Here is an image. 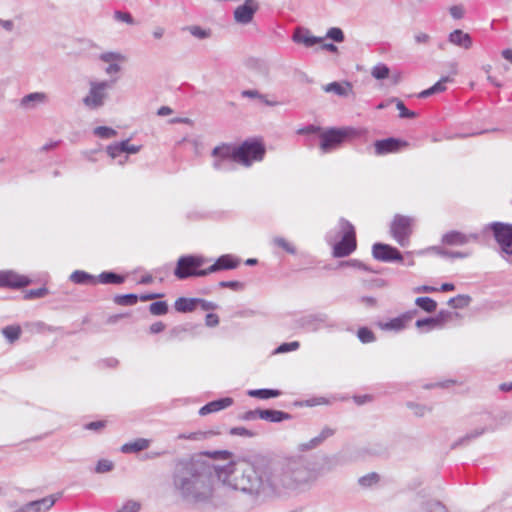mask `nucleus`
Instances as JSON below:
<instances>
[{"mask_svg": "<svg viewBox=\"0 0 512 512\" xmlns=\"http://www.w3.org/2000/svg\"><path fill=\"white\" fill-rule=\"evenodd\" d=\"M106 426V421H93L85 425V429L100 431Z\"/></svg>", "mask_w": 512, "mask_h": 512, "instance_id": "obj_60", "label": "nucleus"}, {"mask_svg": "<svg viewBox=\"0 0 512 512\" xmlns=\"http://www.w3.org/2000/svg\"><path fill=\"white\" fill-rule=\"evenodd\" d=\"M140 146L129 144V140L120 143L111 144L107 147V153L111 158H116L121 153L136 154L140 151Z\"/></svg>", "mask_w": 512, "mask_h": 512, "instance_id": "obj_19", "label": "nucleus"}, {"mask_svg": "<svg viewBox=\"0 0 512 512\" xmlns=\"http://www.w3.org/2000/svg\"><path fill=\"white\" fill-rule=\"evenodd\" d=\"M216 263L218 265L219 270H230L235 269L240 264V259L231 255V254H225L220 256Z\"/></svg>", "mask_w": 512, "mask_h": 512, "instance_id": "obj_28", "label": "nucleus"}, {"mask_svg": "<svg viewBox=\"0 0 512 512\" xmlns=\"http://www.w3.org/2000/svg\"><path fill=\"white\" fill-rule=\"evenodd\" d=\"M212 156L215 158H220L222 161H227L229 163L236 162L235 147L230 145L224 144L215 147L212 151Z\"/></svg>", "mask_w": 512, "mask_h": 512, "instance_id": "obj_23", "label": "nucleus"}, {"mask_svg": "<svg viewBox=\"0 0 512 512\" xmlns=\"http://www.w3.org/2000/svg\"><path fill=\"white\" fill-rule=\"evenodd\" d=\"M206 258L200 255H184L177 260L174 275L184 280L189 277H199L200 268L206 263Z\"/></svg>", "mask_w": 512, "mask_h": 512, "instance_id": "obj_5", "label": "nucleus"}, {"mask_svg": "<svg viewBox=\"0 0 512 512\" xmlns=\"http://www.w3.org/2000/svg\"><path fill=\"white\" fill-rule=\"evenodd\" d=\"M291 415L289 413L279 411V410H272V409H266L262 410L260 412V419L267 420L270 422L278 423L282 422L284 420H290Z\"/></svg>", "mask_w": 512, "mask_h": 512, "instance_id": "obj_25", "label": "nucleus"}, {"mask_svg": "<svg viewBox=\"0 0 512 512\" xmlns=\"http://www.w3.org/2000/svg\"><path fill=\"white\" fill-rule=\"evenodd\" d=\"M48 95L44 92H33L25 95L20 99L19 106L24 110H33L39 105H44L48 102Z\"/></svg>", "mask_w": 512, "mask_h": 512, "instance_id": "obj_18", "label": "nucleus"}, {"mask_svg": "<svg viewBox=\"0 0 512 512\" xmlns=\"http://www.w3.org/2000/svg\"><path fill=\"white\" fill-rule=\"evenodd\" d=\"M30 283L27 277L21 276L13 271L0 272V286L10 288H20Z\"/></svg>", "mask_w": 512, "mask_h": 512, "instance_id": "obj_17", "label": "nucleus"}, {"mask_svg": "<svg viewBox=\"0 0 512 512\" xmlns=\"http://www.w3.org/2000/svg\"><path fill=\"white\" fill-rule=\"evenodd\" d=\"M281 394L279 390L274 389H256L249 390L248 395L250 397L260 398V399H268L273 397H278Z\"/></svg>", "mask_w": 512, "mask_h": 512, "instance_id": "obj_34", "label": "nucleus"}, {"mask_svg": "<svg viewBox=\"0 0 512 512\" xmlns=\"http://www.w3.org/2000/svg\"><path fill=\"white\" fill-rule=\"evenodd\" d=\"M149 311L152 315H156V316L164 315L168 311V305L165 301L153 302L149 306Z\"/></svg>", "mask_w": 512, "mask_h": 512, "instance_id": "obj_42", "label": "nucleus"}, {"mask_svg": "<svg viewBox=\"0 0 512 512\" xmlns=\"http://www.w3.org/2000/svg\"><path fill=\"white\" fill-rule=\"evenodd\" d=\"M407 146V143L395 138H387L383 140H377L374 143L375 154L385 155L388 153H394L400 150L401 147Z\"/></svg>", "mask_w": 512, "mask_h": 512, "instance_id": "obj_16", "label": "nucleus"}, {"mask_svg": "<svg viewBox=\"0 0 512 512\" xmlns=\"http://www.w3.org/2000/svg\"><path fill=\"white\" fill-rule=\"evenodd\" d=\"M407 319L408 318L406 316L396 317L384 324H381L380 326L383 330L401 331L405 328V323Z\"/></svg>", "mask_w": 512, "mask_h": 512, "instance_id": "obj_33", "label": "nucleus"}, {"mask_svg": "<svg viewBox=\"0 0 512 512\" xmlns=\"http://www.w3.org/2000/svg\"><path fill=\"white\" fill-rule=\"evenodd\" d=\"M233 399L230 397L221 398L215 401H211L200 408L199 414L205 416L210 413L218 412L225 408L230 407L233 404Z\"/></svg>", "mask_w": 512, "mask_h": 512, "instance_id": "obj_21", "label": "nucleus"}, {"mask_svg": "<svg viewBox=\"0 0 512 512\" xmlns=\"http://www.w3.org/2000/svg\"><path fill=\"white\" fill-rule=\"evenodd\" d=\"M94 134L100 138L109 139L116 136L117 132L113 128L98 126L94 129Z\"/></svg>", "mask_w": 512, "mask_h": 512, "instance_id": "obj_44", "label": "nucleus"}, {"mask_svg": "<svg viewBox=\"0 0 512 512\" xmlns=\"http://www.w3.org/2000/svg\"><path fill=\"white\" fill-rule=\"evenodd\" d=\"M219 286L223 288H231L234 290H238L243 287V284L238 281H221L219 283Z\"/></svg>", "mask_w": 512, "mask_h": 512, "instance_id": "obj_61", "label": "nucleus"}, {"mask_svg": "<svg viewBox=\"0 0 512 512\" xmlns=\"http://www.w3.org/2000/svg\"><path fill=\"white\" fill-rule=\"evenodd\" d=\"M273 244L278 246V247H280V248H282L283 250H285L289 254H295L296 253L295 247L291 243H289L283 237H275L273 239Z\"/></svg>", "mask_w": 512, "mask_h": 512, "instance_id": "obj_46", "label": "nucleus"}, {"mask_svg": "<svg viewBox=\"0 0 512 512\" xmlns=\"http://www.w3.org/2000/svg\"><path fill=\"white\" fill-rule=\"evenodd\" d=\"M488 429L485 428V427H478V428H475L474 430L468 432L466 435H464L463 437L459 438L454 444H453V447H457V446H460V445H466L468 444L469 442L475 440L476 438L480 437L481 435H483Z\"/></svg>", "mask_w": 512, "mask_h": 512, "instance_id": "obj_30", "label": "nucleus"}, {"mask_svg": "<svg viewBox=\"0 0 512 512\" xmlns=\"http://www.w3.org/2000/svg\"><path fill=\"white\" fill-rule=\"evenodd\" d=\"M241 96L245 98L264 99V95L257 90H243Z\"/></svg>", "mask_w": 512, "mask_h": 512, "instance_id": "obj_59", "label": "nucleus"}, {"mask_svg": "<svg viewBox=\"0 0 512 512\" xmlns=\"http://www.w3.org/2000/svg\"><path fill=\"white\" fill-rule=\"evenodd\" d=\"M493 232L494 238L500 245L502 251L512 255V225L502 222H493L486 226Z\"/></svg>", "mask_w": 512, "mask_h": 512, "instance_id": "obj_7", "label": "nucleus"}, {"mask_svg": "<svg viewBox=\"0 0 512 512\" xmlns=\"http://www.w3.org/2000/svg\"><path fill=\"white\" fill-rule=\"evenodd\" d=\"M205 323L208 327H215L219 324V317L214 313L206 315Z\"/></svg>", "mask_w": 512, "mask_h": 512, "instance_id": "obj_62", "label": "nucleus"}, {"mask_svg": "<svg viewBox=\"0 0 512 512\" xmlns=\"http://www.w3.org/2000/svg\"><path fill=\"white\" fill-rule=\"evenodd\" d=\"M449 42L464 49H468L472 45L469 34H449Z\"/></svg>", "mask_w": 512, "mask_h": 512, "instance_id": "obj_32", "label": "nucleus"}, {"mask_svg": "<svg viewBox=\"0 0 512 512\" xmlns=\"http://www.w3.org/2000/svg\"><path fill=\"white\" fill-rule=\"evenodd\" d=\"M379 481V475L375 472L369 473L359 478L358 483L362 487H370Z\"/></svg>", "mask_w": 512, "mask_h": 512, "instance_id": "obj_47", "label": "nucleus"}, {"mask_svg": "<svg viewBox=\"0 0 512 512\" xmlns=\"http://www.w3.org/2000/svg\"><path fill=\"white\" fill-rule=\"evenodd\" d=\"M141 509V503L136 500L126 501L117 512H139Z\"/></svg>", "mask_w": 512, "mask_h": 512, "instance_id": "obj_49", "label": "nucleus"}, {"mask_svg": "<svg viewBox=\"0 0 512 512\" xmlns=\"http://www.w3.org/2000/svg\"><path fill=\"white\" fill-rule=\"evenodd\" d=\"M415 304L428 313H432L437 308V303L429 297H418L415 300Z\"/></svg>", "mask_w": 512, "mask_h": 512, "instance_id": "obj_36", "label": "nucleus"}, {"mask_svg": "<svg viewBox=\"0 0 512 512\" xmlns=\"http://www.w3.org/2000/svg\"><path fill=\"white\" fill-rule=\"evenodd\" d=\"M390 102L396 103V108L399 110V112H400L399 116L401 118H415L416 117V113L408 110L401 100H399L397 98H393L390 100Z\"/></svg>", "mask_w": 512, "mask_h": 512, "instance_id": "obj_43", "label": "nucleus"}, {"mask_svg": "<svg viewBox=\"0 0 512 512\" xmlns=\"http://www.w3.org/2000/svg\"><path fill=\"white\" fill-rule=\"evenodd\" d=\"M70 280L76 284H86L88 282H95L92 275L85 271L76 270L70 275Z\"/></svg>", "mask_w": 512, "mask_h": 512, "instance_id": "obj_37", "label": "nucleus"}, {"mask_svg": "<svg viewBox=\"0 0 512 512\" xmlns=\"http://www.w3.org/2000/svg\"><path fill=\"white\" fill-rule=\"evenodd\" d=\"M56 502L53 495L44 497L42 499L29 502L31 512H45L49 510Z\"/></svg>", "mask_w": 512, "mask_h": 512, "instance_id": "obj_26", "label": "nucleus"}, {"mask_svg": "<svg viewBox=\"0 0 512 512\" xmlns=\"http://www.w3.org/2000/svg\"><path fill=\"white\" fill-rule=\"evenodd\" d=\"M335 434V429L324 427L321 432L306 442L299 443L296 450L300 453L313 451L320 447L328 438Z\"/></svg>", "mask_w": 512, "mask_h": 512, "instance_id": "obj_12", "label": "nucleus"}, {"mask_svg": "<svg viewBox=\"0 0 512 512\" xmlns=\"http://www.w3.org/2000/svg\"><path fill=\"white\" fill-rule=\"evenodd\" d=\"M117 81V78L110 81H91L89 91L83 98V104L90 110H97L104 106L108 98V90Z\"/></svg>", "mask_w": 512, "mask_h": 512, "instance_id": "obj_2", "label": "nucleus"}, {"mask_svg": "<svg viewBox=\"0 0 512 512\" xmlns=\"http://www.w3.org/2000/svg\"><path fill=\"white\" fill-rule=\"evenodd\" d=\"M299 346H300V343L298 341L283 343L277 347V349L275 350V353L280 354V353H286L289 351H295L299 348Z\"/></svg>", "mask_w": 512, "mask_h": 512, "instance_id": "obj_50", "label": "nucleus"}, {"mask_svg": "<svg viewBox=\"0 0 512 512\" xmlns=\"http://www.w3.org/2000/svg\"><path fill=\"white\" fill-rule=\"evenodd\" d=\"M471 300L472 299L469 295L459 294L456 297L451 298L448 301V305L455 309H463L470 304Z\"/></svg>", "mask_w": 512, "mask_h": 512, "instance_id": "obj_35", "label": "nucleus"}, {"mask_svg": "<svg viewBox=\"0 0 512 512\" xmlns=\"http://www.w3.org/2000/svg\"><path fill=\"white\" fill-rule=\"evenodd\" d=\"M415 325L419 329H422L425 327L427 331L432 330L436 327H439V325L437 323V319H435L434 317L419 319L416 321Z\"/></svg>", "mask_w": 512, "mask_h": 512, "instance_id": "obj_45", "label": "nucleus"}, {"mask_svg": "<svg viewBox=\"0 0 512 512\" xmlns=\"http://www.w3.org/2000/svg\"><path fill=\"white\" fill-rule=\"evenodd\" d=\"M205 437V433L203 432H192L189 434H179L178 439H186V440H201Z\"/></svg>", "mask_w": 512, "mask_h": 512, "instance_id": "obj_56", "label": "nucleus"}, {"mask_svg": "<svg viewBox=\"0 0 512 512\" xmlns=\"http://www.w3.org/2000/svg\"><path fill=\"white\" fill-rule=\"evenodd\" d=\"M407 406L413 410L414 414L418 417H423L427 412L430 411V409L426 406L413 402L408 403Z\"/></svg>", "mask_w": 512, "mask_h": 512, "instance_id": "obj_51", "label": "nucleus"}, {"mask_svg": "<svg viewBox=\"0 0 512 512\" xmlns=\"http://www.w3.org/2000/svg\"><path fill=\"white\" fill-rule=\"evenodd\" d=\"M323 90L341 97H348L353 94V87L350 82H331L323 86Z\"/></svg>", "mask_w": 512, "mask_h": 512, "instance_id": "obj_22", "label": "nucleus"}, {"mask_svg": "<svg viewBox=\"0 0 512 512\" xmlns=\"http://www.w3.org/2000/svg\"><path fill=\"white\" fill-rule=\"evenodd\" d=\"M326 36L324 38L322 37H315L310 36L309 34H292V40L293 42L297 44H303L306 47H312L315 44L321 43L322 49L328 50L331 52H336L337 47L333 43H325Z\"/></svg>", "mask_w": 512, "mask_h": 512, "instance_id": "obj_14", "label": "nucleus"}, {"mask_svg": "<svg viewBox=\"0 0 512 512\" xmlns=\"http://www.w3.org/2000/svg\"><path fill=\"white\" fill-rule=\"evenodd\" d=\"M320 470L303 457L291 455L262 468L246 461L216 465L202 457L178 461L171 473L170 488L183 503L201 507L217 498L215 480L224 488L240 492L252 506L310 491Z\"/></svg>", "mask_w": 512, "mask_h": 512, "instance_id": "obj_1", "label": "nucleus"}, {"mask_svg": "<svg viewBox=\"0 0 512 512\" xmlns=\"http://www.w3.org/2000/svg\"><path fill=\"white\" fill-rule=\"evenodd\" d=\"M236 162L250 166L254 161H261L265 155V147L256 140L245 141L235 147Z\"/></svg>", "mask_w": 512, "mask_h": 512, "instance_id": "obj_4", "label": "nucleus"}, {"mask_svg": "<svg viewBox=\"0 0 512 512\" xmlns=\"http://www.w3.org/2000/svg\"><path fill=\"white\" fill-rule=\"evenodd\" d=\"M409 512H448V509L438 499L419 493L412 499Z\"/></svg>", "mask_w": 512, "mask_h": 512, "instance_id": "obj_8", "label": "nucleus"}, {"mask_svg": "<svg viewBox=\"0 0 512 512\" xmlns=\"http://www.w3.org/2000/svg\"><path fill=\"white\" fill-rule=\"evenodd\" d=\"M437 254L443 256V257H450V258H465L467 257V254L466 253H463V252H451V251H447V250H444L442 248H433Z\"/></svg>", "mask_w": 512, "mask_h": 512, "instance_id": "obj_52", "label": "nucleus"}, {"mask_svg": "<svg viewBox=\"0 0 512 512\" xmlns=\"http://www.w3.org/2000/svg\"><path fill=\"white\" fill-rule=\"evenodd\" d=\"M138 296L136 294L117 295L114 302L122 306H131L137 303Z\"/></svg>", "mask_w": 512, "mask_h": 512, "instance_id": "obj_41", "label": "nucleus"}, {"mask_svg": "<svg viewBox=\"0 0 512 512\" xmlns=\"http://www.w3.org/2000/svg\"><path fill=\"white\" fill-rule=\"evenodd\" d=\"M261 409L249 410L245 412L240 418L244 421H251L260 418Z\"/></svg>", "mask_w": 512, "mask_h": 512, "instance_id": "obj_57", "label": "nucleus"}, {"mask_svg": "<svg viewBox=\"0 0 512 512\" xmlns=\"http://www.w3.org/2000/svg\"><path fill=\"white\" fill-rule=\"evenodd\" d=\"M299 324L302 328L308 329L310 331H317L322 326H328L333 327V324L329 323V317L325 313H316V314H309L304 317H302L299 320Z\"/></svg>", "mask_w": 512, "mask_h": 512, "instance_id": "obj_13", "label": "nucleus"}, {"mask_svg": "<svg viewBox=\"0 0 512 512\" xmlns=\"http://www.w3.org/2000/svg\"><path fill=\"white\" fill-rule=\"evenodd\" d=\"M341 267L343 266H351V267H355V268H359V269H362L364 271H367V272H373L370 268H368L363 262L359 261V260H349V261H342L340 264H339Z\"/></svg>", "mask_w": 512, "mask_h": 512, "instance_id": "obj_53", "label": "nucleus"}, {"mask_svg": "<svg viewBox=\"0 0 512 512\" xmlns=\"http://www.w3.org/2000/svg\"><path fill=\"white\" fill-rule=\"evenodd\" d=\"M231 435L243 436V437H254L256 433L244 428V427H234L230 430Z\"/></svg>", "mask_w": 512, "mask_h": 512, "instance_id": "obj_54", "label": "nucleus"}, {"mask_svg": "<svg viewBox=\"0 0 512 512\" xmlns=\"http://www.w3.org/2000/svg\"><path fill=\"white\" fill-rule=\"evenodd\" d=\"M114 17L116 20L119 21H124L130 24L133 23V17L131 16L130 13L127 12L116 11Z\"/></svg>", "mask_w": 512, "mask_h": 512, "instance_id": "obj_58", "label": "nucleus"}, {"mask_svg": "<svg viewBox=\"0 0 512 512\" xmlns=\"http://www.w3.org/2000/svg\"><path fill=\"white\" fill-rule=\"evenodd\" d=\"M46 288L32 289L28 292L27 297L29 298H40L47 294Z\"/></svg>", "mask_w": 512, "mask_h": 512, "instance_id": "obj_63", "label": "nucleus"}, {"mask_svg": "<svg viewBox=\"0 0 512 512\" xmlns=\"http://www.w3.org/2000/svg\"><path fill=\"white\" fill-rule=\"evenodd\" d=\"M371 75L377 80H383L389 78L390 69L385 64L379 63L372 68Z\"/></svg>", "mask_w": 512, "mask_h": 512, "instance_id": "obj_38", "label": "nucleus"}, {"mask_svg": "<svg viewBox=\"0 0 512 512\" xmlns=\"http://www.w3.org/2000/svg\"><path fill=\"white\" fill-rule=\"evenodd\" d=\"M342 238L333 246V256L342 258L350 255L356 249V235L353 225L347 220L341 219L339 222Z\"/></svg>", "mask_w": 512, "mask_h": 512, "instance_id": "obj_3", "label": "nucleus"}, {"mask_svg": "<svg viewBox=\"0 0 512 512\" xmlns=\"http://www.w3.org/2000/svg\"><path fill=\"white\" fill-rule=\"evenodd\" d=\"M198 306V298L180 297L175 301L174 307L180 313L192 312Z\"/></svg>", "mask_w": 512, "mask_h": 512, "instance_id": "obj_27", "label": "nucleus"}, {"mask_svg": "<svg viewBox=\"0 0 512 512\" xmlns=\"http://www.w3.org/2000/svg\"><path fill=\"white\" fill-rule=\"evenodd\" d=\"M413 222L414 219L411 217L396 215L390 225V232L393 238L402 247L409 244Z\"/></svg>", "mask_w": 512, "mask_h": 512, "instance_id": "obj_6", "label": "nucleus"}, {"mask_svg": "<svg viewBox=\"0 0 512 512\" xmlns=\"http://www.w3.org/2000/svg\"><path fill=\"white\" fill-rule=\"evenodd\" d=\"M114 469V463L107 459H101L97 462L95 472L102 474L110 472Z\"/></svg>", "mask_w": 512, "mask_h": 512, "instance_id": "obj_48", "label": "nucleus"}, {"mask_svg": "<svg viewBox=\"0 0 512 512\" xmlns=\"http://www.w3.org/2000/svg\"><path fill=\"white\" fill-rule=\"evenodd\" d=\"M347 136L346 131L330 129L320 135V149L323 153H329L336 149Z\"/></svg>", "mask_w": 512, "mask_h": 512, "instance_id": "obj_9", "label": "nucleus"}, {"mask_svg": "<svg viewBox=\"0 0 512 512\" xmlns=\"http://www.w3.org/2000/svg\"><path fill=\"white\" fill-rule=\"evenodd\" d=\"M259 9V3L256 0H245L234 10V20L239 24H248L253 20L255 13Z\"/></svg>", "mask_w": 512, "mask_h": 512, "instance_id": "obj_11", "label": "nucleus"}, {"mask_svg": "<svg viewBox=\"0 0 512 512\" xmlns=\"http://www.w3.org/2000/svg\"><path fill=\"white\" fill-rule=\"evenodd\" d=\"M99 281L103 284H120L124 278L113 272H103L99 275Z\"/></svg>", "mask_w": 512, "mask_h": 512, "instance_id": "obj_39", "label": "nucleus"}, {"mask_svg": "<svg viewBox=\"0 0 512 512\" xmlns=\"http://www.w3.org/2000/svg\"><path fill=\"white\" fill-rule=\"evenodd\" d=\"M450 81H451L450 77H448V76L443 77L429 89H426V90L420 92L418 96L420 98H427L433 94L443 92L446 89L445 83L450 82Z\"/></svg>", "mask_w": 512, "mask_h": 512, "instance_id": "obj_29", "label": "nucleus"}, {"mask_svg": "<svg viewBox=\"0 0 512 512\" xmlns=\"http://www.w3.org/2000/svg\"><path fill=\"white\" fill-rule=\"evenodd\" d=\"M150 446V441L145 438H138L132 442L125 443L121 446L120 451L122 453H138L146 450Z\"/></svg>", "mask_w": 512, "mask_h": 512, "instance_id": "obj_24", "label": "nucleus"}, {"mask_svg": "<svg viewBox=\"0 0 512 512\" xmlns=\"http://www.w3.org/2000/svg\"><path fill=\"white\" fill-rule=\"evenodd\" d=\"M373 257L382 262H401L402 254L398 249L384 243H375L372 246Z\"/></svg>", "mask_w": 512, "mask_h": 512, "instance_id": "obj_10", "label": "nucleus"}, {"mask_svg": "<svg viewBox=\"0 0 512 512\" xmlns=\"http://www.w3.org/2000/svg\"><path fill=\"white\" fill-rule=\"evenodd\" d=\"M451 316H452V313L447 311V310H441L436 317H434L435 319H437V323L439 325V327H442L443 324L450 320L451 319Z\"/></svg>", "mask_w": 512, "mask_h": 512, "instance_id": "obj_55", "label": "nucleus"}, {"mask_svg": "<svg viewBox=\"0 0 512 512\" xmlns=\"http://www.w3.org/2000/svg\"><path fill=\"white\" fill-rule=\"evenodd\" d=\"M100 59L108 63L105 69L107 75L112 76L118 74L121 70L120 64L126 61L124 55L118 52H105L100 55Z\"/></svg>", "mask_w": 512, "mask_h": 512, "instance_id": "obj_15", "label": "nucleus"}, {"mask_svg": "<svg viewBox=\"0 0 512 512\" xmlns=\"http://www.w3.org/2000/svg\"><path fill=\"white\" fill-rule=\"evenodd\" d=\"M450 14L453 18L460 19L464 15V8L458 5L452 6L450 8Z\"/></svg>", "mask_w": 512, "mask_h": 512, "instance_id": "obj_64", "label": "nucleus"}, {"mask_svg": "<svg viewBox=\"0 0 512 512\" xmlns=\"http://www.w3.org/2000/svg\"><path fill=\"white\" fill-rule=\"evenodd\" d=\"M21 334H22V329L19 325H9L2 329V335L11 344H13L17 340H19Z\"/></svg>", "mask_w": 512, "mask_h": 512, "instance_id": "obj_31", "label": "nucleus"}, {"mask_svg": "<svg viewBox=\"0 0 512 512\" xmlns=\"http://www.w3.org/2000/svg\"><path fill=\"white\" fill-rule=\"evenodd\" d=\"M357 337L364 344L372 343L376 340V337H375V334L373 333V331L367 327L359 328L357 331Z\"/></svg>", "mask_w": 512, "mask_h": 512, "instance_id": "obj_40", "label": "nucleus"}, {"mask_svg": "<svg viewBox=\"0 0 512 512\" xmlns=\"http://www.w3.org/2000/svg\"><path fill=\"white\" fill-rule=\"evenodd\" d=\"M471 239L478 240L477 234L466 235L458 231H450L443 235L442 242L447 245H465Z\"/></svg>", "mask_w": 512, "mask_h": 512, "instance_id": "obj_20", "label": "nucleus"}]
</instances>
